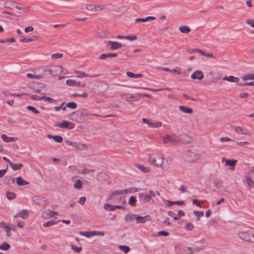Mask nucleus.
<instances>
[{
  "label": "nucleus",
  "mask_w": 254,
  "mask_h": 254,
  "mask_svg": "<svg viewBox=\"0 0 254 254\" xmlns=\"http://www.w3.org/2000/svg\"><path fill=\"white\" fill-rule=\"evenodd\" d=\"M149 161L152 165L160 167L164 170H167L169 168L167 159L158 153L150 154L149 156Z\"/></svg>",
  "instance_id": "nucleus-1"
},
{
  "label": "nucleus",
  "mask_w": 254,
  "mask_h": 254,
  "mask_svg": "<svg viewBox=\"0 0 254 254\" xmlns=\"http://www.w3.org/2000/svg\"><path fill=\"white\" fill-rule=\"evenodd\" d=\"M183 158L188 162H193L199 159V155L195 151L188 150L184 153Z\"/></svg>",
  "instance_id": "nucleus-2"
},
{
  "label": "nucleus",
  "mask_w": 254,
  "mask_h": 254,
  "mask_svg": "<svg viewBox=\"0 0 254 254\" xmlns=\"http://www.w3.org/2000/svg\"><path fill=\"white\" fill-rule=\"evenodd\" d=\"M148 193V194L139 193V198L140 201L144 203L148 202L150 201L152 197H154L155 195V192L153 190H150Z\"/></svg>",
  "instance_id": "nucleus-3"
},
{
  "label": "nucleus",
  "mask_w": 254,
  "mask_h": 254,
  "mask_svg": "<svg viewBox=\"0 0 254 254\" xmlns=\"http://www.w3.org/2000/svg\"><path fill=\"white\" fill-rule=\"evenodd\" d=\"M252 234L248 231H242L238 234L239 238L245 241L250 242Z\"/></svg>",
  "instance_id": "nucleus-4"
},
{
  "label": "nucleus",
  "mask_w": 254,
  "mask_h": 254,
  "mask_svg": "<svg viewBox=\"0 0 254 254\" xmlns=\"http://www.w3.org/2000/svg\"><path fill=\"white\" fill-rule=\"evenodd\" d=\"M3 6L6 8L13 9L15 8L19 10H22L23 12H26V8H23L16 5V4L14 1H6L4 3Z\"/></svg>",
  "instance_id": "nucleus-5"
},
{
  "label": "nucleus",
  "mask_w": 254,
  "mask_h": 254,
  "mask_svg": "<svg viewBox=\"0 0 254 254\" xmlns=\"http://www.w3.org/2000/svg\"><path fill=\"white\" fill-rule=\"evenodd\" d=\"M63 71V67L60 65L50 66V74L53 75H57Z\"/></svg>",
  "instance_id": "nucleus-6"
},
{
  "label": "nucleus",
  "mask_w": 254,
  "mask_h": 254,
  "mask_svg": "<svg viewBox=\"0 0 254 254\" xmlns=\"http://www.w3.org/2000/svg\"><path fill=\"white\" fill-rule=\"evenodd\" d=\"M108 45H110V49L111 50H115L122 47L123 45L122 43L112 41H108L106 42Z\"/></svg>",
  "instance_id": "nucleus-7"
},
{
  "label": "nucleus",
  "mask_w": 254,
  "mask_h": 254,
  "mask_svg": "<svg viewBox=\"0 0 254 254\" xmlns=\"http://www.w3.org/2000/svg\"><path fill=\"white\" fill-rule=\"evenodd\" d=\"M57 215V212L55 211H52L49 209L46 210L42 213V217L45 219H48Z\"/></svg>",
  "instance_id": "nucleus-8"
},
{
  "label": "nucleus",
  "mask_w": 254,
  "mask_h": 254,
  "mask_svg": "<svg viewBox=\"0 0 254 254\" xmlns=\"http://www.w3.org/2000/svg\"><path fill=\"white\" fill-rule=\"evenodd\" d=\"M204 77L203 73L201 70H195L191 75L192 79L201 80Z\"/></svg>",
  "instance_id": "nucleus-9"
},
{
  "label": "nucleus",
  "mask_w": 254,
  "mask_h": 254,
  "mask_svg": "<svg viewBox=\"0 0 254 254\" xmlns=\"http://www.w3.org/2000/svg\"><path fill=\"white\" fill-rule=\"evenodd\" d=\"M66 85H67L68 86H75V87H84L85 86V84L81 85L80 82H77L73 79H67L66 81Z\"/></svg>",
  "instance_id": "nucleus-10"
},
{
  "label": "nucleus",
  "mask_w": 254,
  "mask_h": 254,
  "mask_svg": "<svg viewBox=\"0 0 254 254\" xmlns=\"http://www.w3.org/2000/svg\"><path fill=\"white\" fill-rule=\"evenodd\" d=\"M125 194L124 190H116L108 196L107 200H112L116 195H120Z\"/></svg>",
  "instance_id": "nucleus-11"
},
{
  "label": "nucleus",
  "mask_w": 254,
  "mask_h": 254,
  "mask_svg": "<svg viewBox=\"0 0 254 254\" xmlns=\"http://www.w3.org/2000/svg\"><path fill=\"white\" fill-rule=\"evenodd\" d=\"M151 217L149 215L144 216H139L137 215L136 221L138 223H144L147 221L151 220Z\"/></svg>",
  "instance_id": "nucleus-12"
},
{
  "label": "nucleus",
  "mask_w": 254,
  "mask_h": 254,
  "mask_svg": "<svg viewBox=\"0 0 254 254\" xmlns=\"http://www.w3.org/2000/svg\"><path fill=\"white\" fill-rule=\"evenodd\" d=\"M17 185L19 186H23L29 184V183L22 179L20 176L16 178L15 180Z\"/></svg>",
  "instance_id": "nucleus-13"
},
{
  "label": "nucleus",
  "mask_w": 254,
  "mask_h": 254,
  "mask_svg": "<svg viewBox=\"0 0 254 254\" xmlns=\"http://www.w3.org/2000/svg\"><path fill=\"white\" fill-rule=\"evenodd\" d=\"M245 180L249 187L253 188L254 187V182L251 178L250 175L247 174L245 175Z\"/></svg>",
  "instance_id": "nucleus-14"
},
{
  "label": "nucleus",
  "mask_w": 254,
  "mask_h": 254,
  "mask_svg": "<svg viewBox=\"0 0 254 254\" xmlns=\"http://www.w3.org/2000/svg\"><path fill=\"white\" fill-rule=\"evenodd\" d=\"M140 190L141 189L134 187H130L127 189L124 190L125 194H129L132 192H135Z\"/></svg>",
  "instance_id": "nucleus-15"
},
{
  "label": "nucleus",
  "mask_w": 254,
  "mask_h": 254,
  "mask_svg": "<svg viewBox=\"0 0 254 254\" xmlns=\"http://www.w3.org/2000/svg\"><path fill=\"white\" fill-rule=\"evenodd\" d=\"M75 73L78 74L76 75V77H79V78H84L85 77H97V76H98V75H90L89 74H86L83 71H79V70H76V71H75Z\"/></svg>",
  "instance_id": "nucleus-16"
},
{
  "label": "nucleus",
  "mask_w": 254,
  "mask_h": 254,
  "mask_svg": "<svg viewBox=\"0 0 254 254\" xmlns=\"http://www.w3.org/2000/svg\"><path fill=\"white\" fill-rule=\"evenodd\" d=\"M117 54L116 53H109L106 54H102L99 56V59L100 60H105L107 58L117 57Z\"/></svg>",
  "instance_id": "nucleus-17"
},
{
  "label": "nucleus",
  "mask_w": 254,
  "mask_h": 254,
  "mask_svg": "<svg viewBox=\"0 0 254 254\" xmlns=\"http://www.w3.org/2000/svg\"><path fill=\"white\" fill-rule=\"evenodd\" d=\"M69 146H71L73 147H75L77 149H78L81 150H83L86 149L87 147L86 144H67Z\"/></svg>",
  "instance_id": "nucleus-18"
},
{
  "label": "nucleus",
  "mask_w": 254,
  "mask_h": 254,
  "mask_svg": "<svg viewBox=\"0 0 254 254\" xmlns=\"http://www.w3.org/2000/svg\"><path fill=\"white\" fill-rule=\"evenodd\" d=\"M179 109L181 112L187 114H191L193 112V110L191 108L185 106H180Z\"/></svg>",
  "instance_id": "nucleus-19"
},
{
  "label": "nucleus",
  "mask_w": 254,
  "mask_h": 254,
  "mask_svg": "<svg viewBox=\"0 0 254 254\" xmlns=\"http://www.w3.org/2000/svg\"><path fill=\"white\" fill-rule=\"evenodd\" d=\"M223 80H227L229 82H233L238 83L239 81V78L238 77H235L234 76H229L228 77L225 76L223 78Z\"/></svg>",
  "instance_id": "nucleus-20"
},
{
  "label": "nucleus",
  "mask_w": 254,
  "mask_h": 254,
  "mask_svg": "<svg viewBox=\"0 0 254 254\" xmlns=\"http://www.w3.org/2000/svg\"><path fill=\"white\" fill-rule=\"evenodd\" d=\"M86 8L87 10L91 11H96L100 10V6H96L94 5L87 4L86 5Z\"/></svg>",
  "instance_id": "nucleus-21"
},
{
  "label": "nucleus",
  "mask_w": 254,
  "mask_h": 254,
  "mask_svg": "<svg viewBox=\"0 0 254 254\" xmlns=\"http://www.w3.org/2000/svg\"><path fill=\"white\" fill-rule=\"evenodd\" d=\"M79 115L81 117H85V116H88V115H93V116H99V115L98 114H90L88 112V111L86 110H82L81 111H78Z\"/></svg>",
  "instance_id": "nucleus-22"
},
{
  "label": "nucleus",
  "mask_w": 254,
  "mask_h": 254,
  "mask_svg": "<svg viewBox=\"0 0 254 254\" xmlns=\"http://www.w3.org/2000/svg\"><path fill=\"white\" fill-rule=\"evenodd\" d=\"M156 18L154 16H149L146 18H138L135 19L136 22H146L149 20H155Z\"/></svg>",
  "instance_id": "nucleus-23"
},
{
  "label": "nucleus",
  "mask_w": 254,
  "mask_h": 254,
  "mask_svg": "<svg viewBox=\"0 0 254 254\" xmlns=\"http://www.w3.org/2000/svg\"><path fill=\"white\" fill-rule=\"evenodd\" d=\"M17 216H19L24 219H26L28 216V212L26 210H22L17 213Z\"/></svg>",
  "instance_id": "nucleus-24"
},
{
  "label": "nucleus",
  "mask_w": 254,
  "mask_h": 254,
  "mask_svg": "<svg viewBox=\"0 0 254 254\" xmlns=\"http://www.w3.org/2000/svg\"><path fill=\"white\" fill-rule=\"evenodd\" d=\"M235 130L237 133L240 134H246L248 132V131L245 128L242 127H236Z\"/></svg>",
  "instance_id": "nucleus-25"
},
{
  "label": "nucleus",
  "mask_w": 254,
  "mask_h": 254,
  "mask_svg": "<svg viewBox=\"0 0 254 254\" xmlns=\"http://www.w3.org/2000/svg\"><path fill=\"white\" fill-rule=\"evenodd\" d=\"M126 74L129 77L134 78H140L143 76L142 74H141V73L135 74V73H132L130 71H127Z\"/></svg>",
  "instance_id": "nucleus-26"
},
{
  "label": "nucleus",
  "mask_w": 254,
  "mask_h": 254,
  "mask_svg": "<svg viewBox=\"0 0 254 254\" xmlns=\"http://www.w3.org/2000/svg\"><path fill=\"white\" fill-rule=\"evenodd\" d=\"M241 78L244 81H246L248 80H254V73L246 74L242 76Z\"/></svg>",
  "instance_id": "nucleus-27"
},
{
  "label": "nucleus",
  "mask_w": 254,
  "mask_h": 254,
  "mask_svg": "<svg viewBox=\"0 0 254 254\" xmlns=\"http://www.w3.org/2000/svg\"><path fill=\"white\" fill-rule=\"evenodd\" d=\"M10 167L14 171L20 169L23 167V164L21 163L14 164L10 162Z\"/></svg>",
  "instance_id": "nucleus-28"
},
{
  "label": "nucleus",
  "mask_w": 254,
  "mask_h": 254,
  "mask_svg": "<svg viewBox=\"0 0 254 254\" xmlns=\"http://www.w3.org/2000/svg\"><path fill=\"white\" fill-rule=\"evenodd\" d=\"M104 208L108 211H113L115 210V205H111L109 203H106L104 205Z\"/></svg>",
  "instance_id": "nucleus-29"
},
{
  "label": "nucleus",
  "mask_w": 254,
  "mask_h": 254,
  "mask_svg": "<svg viewBox=\"0 0 254 254\" xmlns=\"http://www.w3.org/2000/svg\"><path fill=\"white\" fill-rule=\"evenodd\" d=\"M136 217H137V215L127 214L125 216V220L127 222L132 221L135 219L136 220Z\"/></svg>",
  "instance_id": "nucleus-30"
},
{
  "label": "nucleus",
  "mask_w": 254,
  "mask_h": 254,
  "mask_svg": "<svg viewBox=\"0 0 254 254\" xmlns=\"http://www.w3.org/2000/svg\"><path fill=\"white\" fill-rule=\"evenodd\" d=\"M179 30L183 33H188L190 31V29L188 26H182L179 27Z\"/></svg>",
  "instance_id": "nucleus-31"
},
{
  "label": "nucleus",
  "mask_w": 254,
  "mask_h": 254,
  "mask_svg": "<svg viewBox=\"0 0 254 254\" xmlns=\"http://www.w3.org/2000/svg\"><path fill=\"white\" fill-rule=\"evenodd\" d=\"M175 141H176L175 139L171 136L167 135L164 137V143H168L169 142H171V143H174Z\"/></svg>",
  "instance_id": "nucleus-32"
},
{
  "label": "nucleus",
  "mask_w": 254,
  "mask_h": 254,
  "mask_svg": "<svg viewBox=\"0 0 254 254\" xmlns=\"http://www.w3.org/2000/svg\"><path fill=\"white\" fill-rule=\"evenodd\" d=\"M39 70L41 73H47L48 72L50 74V66H45L39 68Z\"/></svg>",
  "instance_id": "nucleus-33"
},
{
  "label": "nucleus",
  "mask_w": 254,
  "mask_h": 254,
  "mask_svg": "<svg viewBox=\"0 0 254 254\" xmlns=\"http://www.w3.org/2000/svg\"><path fill=\"white\" fill-rule=\"evenodd\" d=\"M58 221L52 220L48 222H45L43 224V226L44 227H48L53 225H56L58 223Z\"/></svg>",
  "instance_id": "nucleus-34"
},
{
  "label": "nucleus",
  "mask_w": 254,
  "mask_h": 254,
  "mask_svg": "<svg viewBox=\"0 0 254 254\" xmlns=\"http://www.w3.org/2000/svg\"><path fill=\"white\" fill-rule=\"evenodd\" d=\"M226 161V166H229L231 167H234L235 166L237 161L236 160L232 159V160H225Z\"/></svg>",
  "instance_id": "nucleus-35"
},
{
  "label": "nucleus",
  "mask_w": 254,
  "mask_h": 254,
  "mask_svg": "<svg viewBox=\"0 0 254 254\" xmlns=\"http://www.w3.org/2000/svg\"><path fill=\"white\" fill-rule=\"evenodd\" d=\"M10 247V245L6 242H4L0 245V249L3 251H7Z\"/></svg>",
  "instance_id": "nucleus-36"
},
{
  "label": "nucleus",
  "mask_w": 254,
  "mask_h": 254,
  "mask_svg": "<svg viewBox=\"0 0 254 254\" xmlns=\"http://www.w3.org/2000/svg\"><path fill=\"white\" fill-rule=\"evenodd\" d=\"M69 122L64 121L60 124L58 126L63 128H69Z\"/></svg>",
  "instance_id": "nucleus-37"
},
{
  "label": "nucleus",
  "mask_w": 254,
  "mask_h": 254,
  "mask_svg": "<svg viewBox=\"0 0 254 254\" xmlns=\"http://www.w3.org/2000/svg\"><path fill=\"white\" fill-rule=\"evenodd\" d=\"M79 234L86 238H90L92 236V231H80Z\"/></svg>",
  "instance_id": "nucleus-38"
},
{
  "label": "nucleus",
  "mask_w": 254,
  "mask_h": 254,
  "mask_svg": "<svg viewBox=\"0 0 254 254\" xmlns=\"http://www.w3.org/2000/svg\"><path fill=\"white\" fill-rule=\"evenodd\" d=\"M136 167L141 171L147 173L149 171V169L148 167H144L143 166L140 165V164H137L136 165Z\"/></svg>",
  "instance_id": "nucleus-39"
},
{
  "label": "nucleus",
  "mask_w": 254,
  "mask_h": 254,
  "mask_svg": "<svg viewBox=\"0 0 254 254\" xmlns=\"http://www.w3.org/2000/svg\"><path fill=\"white\" fill-rule=\"evenodd\" d=\"M77 104L75 102H69L67 103L66 105V108L67 107L73 109H76L77 108Z\"/></svg>",
  "instance_id": "nucleus-40"
},
{
  "label": "nucleus",
  "mask_w": 254,
  "mask_h": 254,
  "mask_svg": "<svg viewBox=\"0 0 254 254\" xmlns=\"http://www.w3.org/2000/svg\"><path fill=\"white\" fill-rule=\"evenodd\" d=\"M121 98L127 101H130V93H122L121 95Z\"/></svg>",
  "instance_id": "nucleus-41"
},
{
  "label": "nucleus",
  "mask_w": 254,
  "mask_h": 254,
  "mask_svg": "<svg viewBox=\"0 0 254 254\" xmlns=\"http://www.w3.org/2000/svg\"><path fill=\"white\" fill-rule=\"evenodd\" d=\"M150 125V127L158 128L162 126V123L161 122H155L152 123Z\"/></svg>",
  "instance_id": "nucleus-42"
},
{
  "label": "nucleus",
  "mask_w": 254,
  "mask_h": 254,
  "mask_svg": "<svg viewBox=\"0 0 254 254\" xmlns=\"http://www.w3.org/2000/svg\"><path fill=\"white\" fill-rule=\"evenodd\" d=\"M119 249L126 254L130 250V248L129 247L124 245L120 246Z\"/></svg>",
  "instance_id": "nucleus-43"
},
{
  "label": "nucleus",
  "mask_w": 254,
  "mask_h": 254,
  "mask_svg": "<svg viewBox=\"0 0 254 254\" xmlns=\"http://www.w3.org/2000/svg\"><path fill=\"white\" fill-rule=\"evenodd\" d=\"M52 138L56 142H61L63 141V138L60 135H55L52 137Z\"/></svg>",
  "instance_id": "nucleus-44"
},
{
  "label": "nucleus",
  "mask_w": 254,
  "mask_h": 254,
  "mask_svg": "<svg viewBox=\"0 0 254 254\" xmlns=\"http://www.w3.org/2000/svg\"><path fill=\"white\" fill-rule=\"evenodd\" d=\"M6 196L7 199L9 200L13 199L16 196L15 193L12 192H7Z\"/></svg>",
  "instance_id": "nucleus-45"
},
{
  "label": "nucleus",
  "mask_w": 254,
  "mask_h": 254,
  "mask_svg": "<svg viewBox=\"0 0 254 254\" xmlns=\"http://www.w3.org/2000/svg\"><path fill=\"white\" fill-rule=\"evenodd\" d=\"M27 109H28L30 111H32L34 114H37L39 113L38 110H37L34 107L32 106H27Z\"/></svg>",
  "instance_id": "nucleus-46"
},
{
  "label": "nucleus",
  "mask_w": 254,
  "mask_h": 254,
  "mask_svg": "<svg viewBox=\"0 0 254 254\" xmlns=\"http://www.w3.org/2000/svg\"><path fill=\"white\" fill-rule=\"evenodd\" d=\"M91 235H92V236H104L105 235V232L103 231H92Z\"/></svg>",
  "instance_id": "nucleus-47"
},
{
  "label": "nucleus",
  "mask_w": 254,
  "mask_h": 254,
  "mask_svg": "<svg viewBox=\"0 0 254 254\" xmlns=\"http://www.w3.org/2000/svg\"><path fill=\"white\" fill-rule=\"evenodd\" d=\"M82 183H81V181L79 180H77L74 185V187L75 189H78V190L81 189L82 188Z\"/></svg>",
  "instance_id": "nucleus-48"
},
{
  "label": "nucleus",
  "mask_w": 254,
  "mask_h": 254,
  "mask_svg": "<svg viewBox=\"0 0 254 254\" xmlns=\"http://www.w3.org/2000/svg\"><path fill=\"white\" fill-rule=\"evenodd\" d=\"M41 100H44L45 101H49L50 103H53L55 101V100L54 99H53L51 97H47V96H41Z\"/></svg>",
  "instance_id": "nucleus-49"
},
{
  "label": "nucleus",
  "mask_w": 254,
  "mask_h": 254,
  "mask_svg": "<svg viewBox=\"0 0 254 254\" xmlns=\"http://www.w3.org/2000/svg\"><path fill=\"white\" fill-rule=\"evenodd\" d=\"M34 201L37 204L39 205L42 204V198L39 196H36L33 198Z\"/></svg>",
  "instance_id": "nucleus-50"
},
{
  "label": "nucleus",
  "mask_w": 254,
  "mask_h": 254,
  "mask_svg": "<svg viewBox=\"0 0 254 254\" xmlns=\"http://www.w3.org/2000/svg\"><path fill=\"white\" fill-rule=\"evenodd\" d=\"M71 248L74 252L77 253H80L82 250V248L81 247H78L73 245H71Z\"/></svg>",
  "instance_id": "nucleus-51"
},
{
  "label": "nucleus",
  "mask_w": 254,
  "mask_h": 254,
  "mask_svg": "<svg viewBox=\"0 0 254 254\" xmlns=\"http://www.w3.org/2000/svg\"><path fill=\"white\" fill-rule=\"evenodd\" d=\"M65 104V102H63L60 106H56L55 107V110L56 111H59L61 109H63L64 111L66 110V106L65 107H63V106Z\"/></svg>",
  "instance_id": "nucleus-52"
},
{
  "label": "nucleus",
  "mask_w": 254,
  "mask_h": 254,
  "mask_svg": "<svg viewBox=\"0 0 254 254\" xmlns=\"http://www.w3.org/2000/svg\"><path fill=\"white\" fill-rule=\"evenodd\" d=\"M94 170L93 169H84L81 171H79L78 173L81 174H87L90 172H93Z\"/></svg>",
  "instance_id": "nucleus-53"
},
{
  "label": "nucleus",
  "mask_w": 254,
  "mask_h": 254,
  "mask_svg": "<svg viewBox=\"0 0 254 254\" xmlns=\"http://www.w3.org/2000/svg\"><path fill=\"white\" fill-rule=\"evenodd\" d=\"M199 53L201 54L203 56L206 57H214L212 53H207L205 52L204 51L200 50V51H199Z\"/></svg>",
  "instance_id": "nucleus-54"
},
{
  "label": "nucleus",
  "mask_w": 254,
  "mask_h": 254,
  "mask_svg": "<svg viewBox=\"0 0 254 254\" xmlns=\"http://www.w3.org/2000/svg\"><path fill=\"white\" fill-rule=\"evenodd\" d=\"M136 198L134 196H131L130 197L128 203L130 205L133 206L134 203L136 202Z\"/></svg>",
  "instance_id": "nucleus-55"
},
{
  "label": "nucleus",
  "mask_w": 254,
  "mask_h": 254,
  "mask_svg": "<svg viewBox=\"0 0 254 254\" xmlns=\"http://www.w3.org/2000/svg\"><path fill=\"white\" fill-rule=\"evenodd\" d=\"M167 214L169 216L173 217L175 220H177L179 219V217H178V216H176L172 211H168Z\"/></svg>",
  "instance_id": "nucleus-56"
},
{
  "label": "nucleus",
  "mask_w": 254,
  "mask_h": 254,
  "mask_svg": "<svg viewBox=\"0 0 254 254\" xmlns=\"http://www.w3.org/2000/svg\"><path fill=\"white\" fill-rule=\"evenodd\" d=\"M185 229L191 231L193 228V225L191 223H188L185 225Z\"/></svg>",
  "instance_id": "nucleus-57"
},
{
  "label": "nucleus",
  "mask_w": 254,
  "mask_h": 254,
  "mask_svg": "<svg viewBox=\"0 0 254 254\" xmlns=\"http://www.w3.org/2000/svg\"><path fill=\"white\" fill-rule=\"evenodd\" d=\"M137 39V37L136 35H129L126 36L125 39L129 40L130 41H134Z\"/></svg>",
  "instance_id": "nucleus-58"
},
{
  "label": "nucleus",
  "mask_w": 254,
  "mask_h": 254,
  "mask_svg": "<svg viewBox=\"0 0 254 254\" xmlns=\"http://www.w3.org/2000/svg\"><path fill=\"white\" fill-rule=\"evenodd\" d=\"M200 51V50L199 49H190L188 50V52L189 54H192L194 53H199Z\"/></svg>",
  "instance_id": "nucleus-59"
},
{
  "label": "nucleus",
  "mask_w": 254,
  "mask_h": 254,
  "mask_svg": "<svg viewBox=\"0 0 254 254\" xmlns=\"http://www.w3.org/2000/svg\"><path fill=\"white\" fill-rule=\"evenodd\" d=\"M53 59H59L63 57V54L61 53H56L52 55L51 56Z\"/></svg>",
  "instance_id": "nucleus-60"
},
{
  "label": "nucleus",
  "mask_w": 254,
  "mask_h": 254,
  "mask_svg": "<svg viewBox=\"0 0 254 254\" xmlns=\"http://www.w3.org/2000/svg\"><path fill=\"white\" fill-rule=\"evenodd\" d=\"M193 214L197 217H200L203 216V212L202 211H194Z\"/></svg>",
  "instance_id": "nucleus-61"
},
{
  "label": "nucleus",
  "mask_w": 254,
  "mask_h": 254,
  "mask_svg": "<svg viewBox=\"0 0 254 254\" xmlns=\"http://www.w3.org/2000/svg\"><path fill=\"white\" fill-rule=\"evenodd\" d=\"M169 235V233L165 231H161L158 232V236H168Z\"/></svg>",
  "instance_id": "nucleus-62"
},
{
  "label": "nucleus",
  "mask_w": 254,
  "mask_h": 254,
  "mask_svg": "<svg viewBox=\"0 0 254 254\" xmlns=\"http://www.w3.org/2000/svg\"><path fill=\"white\" fill-rule=\"evenodd\" d=\"M5 231L6 232L7 236L8 237L10 236L11 235V233H10L11 228L9 226V224H8V225L7 226H5Z\"/></svg>",
  "instance_id": "nucleus-63"
},
{
  "label": "nucleus",
  "mask_w": 254,
  "mask_h": 254,
  "mask_svg": "<svg viewBox=\"0 0 254 254\" xmlns=\"http://www.w3.org/2000/svg\"><path fill=\"white\" fill-rule=\"evenodd\" d=\"M86 200V197L85 196H82L80 198H79V200L78 201V202L81 204V205H83L85 202V201Z\"/></svg>",
  "instance_id": "nucleus-64"
}]
</instances>
